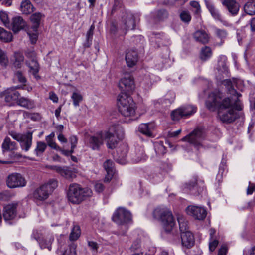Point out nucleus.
<instances>
[{
	"mask_svg": "<svg viewBox=\"0 0 255 255\" xmlns=\"http://www.w3.org/2000/svg\"><path fill=\"white\" fill-rule=\"evenodd\" d=\"M230 96L224 97L222 93L219 91H214L211 93L206 102L207 108L211 111L218 110L237 109L238 111L242 109L241 105L239 98L241 96L235 89L229 91Z\"/></svg>",
	"mask_w": 255,
	"mask_h": 255,
	"instance_id": "nucleus-1",
	"label": "nucleus"
},
{
	"mask_svg": "<svg viewBox=\"0 0 255 255\" xmlns=\"http://www.w3.org/2000/svg\"><path fill=\"white\" fill-rule=\"evenodd\" d=\"M92 192L88 188H82L80 185L76 183L69 185L67 191L68 200L73 204H79L87 197L92 195Z\"/></svg>",
	"mask_w": 255,
	"mask_h": 255,
	"instance_id": "nucleus-2",
	"label": "nucleus"
},
{
	"mask_svg": "<svg viewBox=\"0 0 255 255\" xmlns=\"http://www.w3.org/2000/svg\"><path fill=\"white\" fill-rule=\"evenodd\" d=\"M153 215L154 218L161 222L163 227L167 232H170L175 225L171 211L167 207H157L154 210Z\"/></svg>",
	"mask_w": 255,
	"mask_h": 255,
	"instance_id": "nucleus-3",
	"label": "nucleus"
},
{
	"mask_svg": "<svg viewBox=\"0 0 255 255\" xmlns=\"http://www.w3.org/2000/svg\"><path fill=\"white\" fill-rule=\"evenodd\" d=\"M118 106L120 112L125 117H131L135 113V103L128 94L121 93L118 97Z\"/></svg>",
	"mask_w": 255,
	"mask_h": 255,
	"instance_id": "nucleus-4",
	"label": "nucleus"
},
{
	"mask_svg": "<svg viewBox=\"0 0 255 255\" xmlns=\"http://www.w3.org/2000/svg\"><path fill=\"white\" fill-rule=\"evenodd\" d=\"M57 187V181L53 179H51L34 191L33 197L39 201L45 200Z\"/></svg>",
	"mask_w": 255,
	"mask_h": 255,
	"instance_id": "nucleus-5",
	"label": "nucleus"
},
{
	"mask_svg": "<svg viewBox=\"0 0 255 255\" xmlns=\"http://www.w3.org/2000/svg\"><path fill=\"white\" fill-rule=\"evenodd\" d=\"M135 26V19L133 14L130 12H125L122 17L119 29L122 31V33L126 34L127 31L134 29Z\"/></svg>",
	"mask_w": 255,
	"mask_h": 255,
	"instance_id": "nucleus-6",
	"label": "nucleus"
},
{
	"mask_svg": "<svg viewBox=\"0 0 255 255\" xmlns=\"http://www.w3.org/2000/svg\"><path fill=\"white\" fill-rule=\"evenodd\" d=\"M197 108L191 105L181 107L173 110L171 114L172 120L178 121L180 119L191 115L196 112Z\"/></svg>",
	"mask_w": 255,
	"mask_h": 255,
	"instance_id": "nucleus-7",
	"label": "nucleus"
},
{
	"mask_svg": "<svg viewBox=\"0 0 255 255\" xmlns=\"http://www.w3.org/2000/svg\"><path fill=\"white\" fill-rule=\"evenodd\" d=\"M205 135L203 130L199 128L194 129L189 135L183 138V141H187L195 147L199 148L201 145L202 140L204 139Z\"/></svg>",
	"mask_w": 255,
	"mask_h": 255,
	"instance_id": "nucleus-8",
	"label": "nucleus"
},
{
	"mask_svg": "<svg viewBox=\"0 0 255 255\" xmlns=\"http://www.w3.org/2000/svg\"><path fill=\"white\" fill-rule=\"evenodd\" d=\"M113 221L119 225H124L131 220V213L124 208H118L113 214Z\"/></svg>",
	"mask_w": 255,
	"mask_h": 255,
	"instance_id": "nucleus-9",
	"label": "nucleus"
},
{
	"mask_svg": "<svg viewBox=\"0 0 255 255\" xmlns=\"http://www.w3.org/2000/svg\"><path fill=\"white\" fill-rule=\"evenodd\" d=\"M26 184L27 181L25 177L20 173H12L7 177L6 179V184L10 188L23 187Z\"/></svg>",
	"mask_w": 255,
	"mask_h": 255,
	"instance_id": "nucleus-10",
	"label": "nucleus"
},
{
	"mask_svg": "<svg viewBox=\"0 0 255 255\" xmlns=\"http://www.w3.org/2000/svg\"><path fill=\"white\" fill-rule=\"evenodd\" d=\"M237 109L218 110V115L220 121L226 124L234 122L239 117Z\"/></svg>",
	"mask_w": 255,
	"mask_h": 255,
	"instance_id": "nucleus-11",
	"label": "nucleus"
},
{
	"mask_svg": "<svg viewBox=\"0 0 255 255\" xmlns=\"http://www.w3.org/2000/svg\"><path fill=\"white\" fill-rule=\"evenodd\" d=\"M25 55L29 59V61L26 62V64L29 68V72L35 78L37 79L39 77L37 75L39 71V64L36 60V53L34 51L27 50Z\"/></svg>",
	"mask_w": 255,
	"mask_h": 255,
	"instance_id": "nucleus-12",
	"label": "nucleus"
},
{
	"mask_svg": "<svg viewBox=\"0 0 255 255\" xmlns=\"http://www.w3.org/2000/svg\"><path fill=\"white\" fill-rule=\"evenodd\" d=\"M119 87L122 93L127 94L132 92L135 87L134 79L130 74H126L120 81Z\"/></svg>",
	"mask_w": 255,
	"mask_h": 255,
	"instance_id": "nucleus-13",
	"label": "nucleus"
},
{
	"mask_svg": "<svg viewBox=\"0 0 255 255\" xmlns=\"http://www.w3.org/2000/svg\"><path fill=\"white\" fill-rule=\"evenodd\" d=\"M20 88V86L13 87L7 88L4 91L0 93V98L3 99L4 101L7 103L10 104L12 101H17L20 94L16 89Z\"/></svg>",
	"mask_w": 255,
	"mask_h": 255,
	"instance_id": "nucleus-14",
	"label": "nucleus"
},
{
	"mask_svg": "<svg viewBox=\"0 0 255 255\" xmlns=\"http://www.w3.org/2000/svg\"><path fill=\"white\" fill-rule=\"evenodd\" d=\"M186 213L195 219L203 220L207 215L206 210L203 207L196 205H190L186 208Z\"/></svg>",
	"mask_w": 255,
	"mask_h": 255,
	"instance_id": "nucleus-15",
	"label": "nucleus"
},
{
	"mask_svg": "<svg viewBox=\"0 0 255 255\" xmlns=\"http://www.w3.org/2000/svg\"><path fill=\"white\" fill-rule=\"evenodd\" d=\"M103 142L104 133L103 131H101L90 136L88 139L87 145L92 150H99Z\"/></svg>",
	"mask_w": 255,
	"mask_h": 255,
	"instance_id": "nucleus-16",
	"label": "nucleus"
},
{
	"mask_svg": "<svg viewBox=\"0 0 255 255\" xmlns=\"http://www.w3.org/2000/svg\"><path fill=\"white\" fill-rule=\"evenodd\" d=\"M17 203L9 204L4 207L3 217L5 221H9L13 220L17 215Z\"/></svg>",
	"mask_w": 255,
	"mask_h": 255,
	"instance_id": "nucleus-17",
	"label": "nucleus"
},
{
	"mask_svg": "<svg viewBox=\"0 0 255 255\" xmlns=\"http://www.w3.org/2000/svg\"><path fill=\"white\" fill-rule=\"evenodd\" d=\"M128 150V146L126 144H123L118 148L116 158L118 163L121 164H125L126 163V156Z\"/></svg>",
	"mask_w": 255,
	"mask_h": 255,
	"instance_id": "nucleus-18",
	"label": "nucleus"
},
{
	"mask_svg": "<svg viewBox=\"0 0 255 255\" xmlns=\"http://www.w3.org/2000/svg\"><path fill=\"white\" fill-rule=\"evenodd\" d=\"M26 25V23L22 17L17 16L12 18V23L9 27L11 28L14 32L16 33L23 29Z\"/></svg>",
	"mask_w": 255,
	"mask_h": 255,
	"instance_id": "nucleus-19",
	"label": "nucleus"
},
{
	"mask_svg": "<svg viewBox=\"0 0 255 255\" xmlns=\"http://www.w3.org/2000/svg\"><path fill=\"white\" fill-rule=\"evenodd\" d=\"M222 3L232 16H235L238 13L240 6L235 0H223Z\"/></svg>",
	"mask_w": 255,
	"mask_h": 255,
	"instance_id": "nucleus-20",
	"label": "nucleus"
},
{
	"mask_svg": "<svg viewBox=\"0 0 255 255\" xmlns=\"http://www.w3.org/2000/svg\"><path fill=\"white\" fill-rule=\"evenodd\" d=\"M32 238L36 240L40 245V247L41 249H45L47 248L49 250H51V244L54 241V237L53 236L50 235V236L48 238V243H43V241H41V238L40 234L38 232V231H34L32 235Z\"/></svg>",
	"mask_w": 255,
	"mask_h": 255,
	"instance_id": "nucleus-21",
	"label": "nucleus"
},
{
	"mask_svg": "<svg viewBox=\"0 0 255 255\" xmlns=\"http://www.w3.org/2000/svg\"><path fill=\"white\" fill-rule=\"evenodd\" d=\"M181 238L182 245L187 248L192 247L194 244V238L190 231L181 233Z\"/></svg>",
	"mask_w": 255,
	"mask_h": 255,
	"instance_id": "nucleus-22",
	"label": "nucleus"
},
{
	"mask_svg": "<svg viewBox=\"0 0 255 255\" xmlns=\"http://www.w3.org/2000/svg\"><path fill=\"white\" fill-rule=\"evenodd\" d=\"M223 84L228 88L229 91L234 89V87L240 90H242L243 88V81L240 79L233 78L232 81L230 79L225 80Z\"/></svg>",
	"mask_w": 255,
	"mask_h": 255,
	"instance_id": "nucleus-23",
	"label": "nucleus"
},
{
	"mask_svg": "<svg viewBox=\"0 0 255 255\" xmlns=\"http://www.w3.org/2000/svg\"><path fill=\"white\" fill-rule=\"evenodd\" d=\"M125 59L128 66L132 67L135 65L138 61V54L134 50H128L126 53Z\"/></svg>",
	"mask_w": 255,
	"mask_h": 255,
	"instance_id": "nucleus-24",
	"label": "nucleus"
},
{
	"mask_svg": "<svg viewBox=\"0 0 255 255\" xmlns=\"http://www.w3.org/2000/svg\"><path fill=\"white\" fill-rule=\"evenodd\" d=\"M104 140L107 141V146L108 148L113 149L116 147L118 144V140L115 137L114 134L109 131H104Z\"/></svg>",
	"mask_w": 255,
	"mask_h": 255,
	"instance_id": "nucleus-25",
	"label": "nucleus"
},
{
	"mask_svg": "<svg viewBox=\"0 0 255 255\" xmlns=\"http://www.w3.org/2000/svg\"><path fill=\"white\" fill-rule=\"evenodd\" d=\"M3 153L8 151L16 150L18 149L17 143L12 141L9 137L6 136L1 145Z\"/></svg>",
	"mask_w": 255,
	"mask_h": 255,
	"instance_id": "nucleus-26",
	"label": "nucleus"
},
{
	"mask_svg": "<svg viewBox=\"0 0 255 255\" xmlns=\"http://www.w3.org/2000/svg\"><path fill=\"white\" fill-rule=\"evenodd\" d=\"M32 134L31 132H28L22 137L20 143V146L22 150L28 151L32 145Z\"/></svg>",
	"mask_w": 255,
	"mask_h": 255,
	"instance_id": "nucleus-27",
	"label": "nucleus"
},
{
	"mask_svg": "<svg viewBox=\"0 0 255 255\" xmlns=\"http://www.w3.org/2000/svg\"><path fill=\"white\" fill-rule=\"evenodd\" d=\"M193 37L196 41L202 44L208 43L210 39L209 34L205 31L201 30L196 31L194 33Z\"/></svg>",
	"mask_w": 255,
	"mask_h": 255,
	"instance_id": "nucleus-28",
	"label": "nucleus"
},
{
	"mask_svg": "<svg viewBox=\"0 0 255 255\" xmlns=\"http://www.w3.org/2000/svg\"><path fill=\"white\" fill-rule=\"evenodd\" d=\"M153 125L151 123H142L139 126L138 131L147 137H153Z\"/></svg>",
	"mask_w": 255,
	"mask_h": 255,
	"instance_id": "nucleus-29",
	"label": "nucleus"
},
{
	"mask_svg": "<svg viewBox=\"0 0 255 255\" xmlns=\"http://www.w3.org/2000/svg\"><path fill=\"white\" fill-rule=\"evenodd\" d=\"M205 2L207 8L213 18L216 20L222 21V16L219 10L216 9L214 4L207 0H205Z\"/></svg>",
	"mask_w": 255,
	"mask_h": 255,
	"instance_id": "nucleus-30",
	"label": "nucleus"
},
{
	"mask_svg": "<svg viewBox=\"0 0 255 255\" xmlns=\"http://www.w3.org/2000/svg\"><path fill=\"white\" fill-rule=\"evenodd\" d=\"M49 168L51 169L55 170L66 179H70L73 176V172L67 167L62 168L58 166H50Z\"/></svg>",
	"mask_w": 255,
	"mask_h": 255,
	"instance_id": "nucleus-31",
	"label": "nucleus"
},
{
	"mask_svg": "<svg viewBox=\"0 0 255 255\" xmlns=\"http://www.w3.org/2000/svg\"><path fill=\"white\" fill-rule=\"evenodd\" d=\"M17 104L27 109H32L35 107V104L33 100L24 97H19Z\"/></svg>",
	"mask_w": 255,
	"mask_h": 255,
	"instance_id": "nucleus-32",
	"label": "nucleus"
},
{
	"mask_svg": "<svg viewBox=\"0 0 255 255\" xmlns=\"http://www.w3.org/2000/svg\"><path fill=\"white\" fill-rule=\"evenodd\" d=\"M104 167L107 172V175L105 178V182H109L114 174L113 162L111 160H107L104 163Z\"/></svg>",
	"mask_w": 255,
	"mask_h": 255,
	"instance_id": "nucleus-33",
	"label": "nucleus"
},
{
	"mask_svg": "<svg viewBox=\"0 0 255 255\" xmlns=\"http://www.w3.org/2000/svg\"><path fill=\"white\" fill-rule=\"evenodd\" d=\"M198 186L199 187L200 191L201 190V189H203L204 182L202 180H197V178H195L194 179V181H190L188 183L185 184L184 185V188L189 190H191L194 188H197Z\"/></svg>",
	"mask_w": 255,
	"mask_h": 255,
	"instance_id": "nucleus-34",
	"label": "nucleus"
},
{
	"mask_svg": "<svg viewBox=\"0 0 255 255\" xmlns=\"http://www.w3.org/2000/svg\"><path fill=\"white\" fill-rule=\"evenodd\" d=\"M42 17V15L40 12H36L31 15L30 20L33 24L31 29H33L34 31L37 30Z\"/></svg>",
	"mask_w": 255,
	"mask_h": 255,
	"instance_id": "nucleus-35",
	"label": "nucleus"
},
{
	"mask_svg": "<svg viewBox=\"0 0 255 255\" xmlns=\"http://www.w3.org/2000/svg\"><path fill=\"white\" fill-rule=\"evenodd\" d=\"M34 7L28 0L22 1L20 5V10L23 14H28L33 11Z\"/></svg>",
	"mask_w": 255,
	"mask_h": 255,
	"instance_id": "nucleus-36",
	"label": "nucleus"
},
{
	"mask_svg": "<svg viewBox=\"0 0 255 255\" xmlns=\"http://www.w3.org/2000/svg\"><path fill=\"white\" fill-rule=\"evenodd\" d=\"M146 156L142 148L139 147L136 149L135 155L132 157V160L135 163H138L142 160H145Z\"/></svg>",
	"mask_w": 255,
	"mask_h": 255,
	"instance_id": "nucleus-37",
	"label": "nucleus"
},
{
	"mask_svg": "<svg viewBox=\"0 0 255 255\" xmlns=\"http://www.w3.org/2000/svg\"><path fill=\"white\" fill-rule=\"evenodd\" d=\"M212 52L211 48L209 46H204L201 49L200 53V58L203 61L208 60L211 57Z\"/></svg>",
	"mask_w": 255,
	"mask_h": 255,
	"instance_id": "nucleus-38",
	"label": "nucleus"
},
{
	"mask_svg": "<svg viewBox=\"0 0 255 255\" xmlns=\"http://www.w3.org/2000/svg\"><path fill=\"white\" fill-rule=\"evenodd\" d=\"M177 220L178 222L179 229L181 234L184 232L189 231L188 230V221L182 215H178L177 217Z\"/></svg>",
	"mask_w": 255,
	"mask_h": 255,
	"instance_id": "nucleus-39",
	"label": "nucleus"
},
{
	"mask_svg": "<svg viewBox=\"0 0 255 255\" xmlns=\"http://www.w3.org/2000/svg\"><path fill=\"white\" fill-rule=\"evenodd\" d=\"M12 39V33L0 27V40L5 42H8L11 41Z\"/></svg>",
	"mask_w": 255,
	"mask_h": 255,
	"instance_id": "nucleus-40",
	"label": "nucleus"
},
{
	"mask_svg": "<svg viewBox=\"0 0 255 255\" xmlns=\"http://www.w3.org/2000/svg\"><path fill=\"white\" fill-rule=\"evenodd\" d=\"M55 137V133L54 132H51L49 135L47 136L45 138L47 145L51 148L55 150L60 149V147L57 145L54 141L53 138Z\"/></svg>",
	"mask_w": 255,
	"mask_h": 255,
	"instance_id": "nucleus-41",
	"label": "nucleus"
},
{
	"mask_svg": "<svg viewBox=\"0 0 255 255\" xmlns=\"http://www.w3.org/2000/svg\"><path fill=\"white\" fill-rule=\"evenodd\" d=\"M227 57L225 55H221L218 59V67L219 71L222 72H227V67L226 66Z\"/></svg>",
	"mask_w": 255,
	"mask_h": 255,
	"instance_id": "nucleus-42",
	"label": "nucleus"
},
{
	"mask_svg": "<svg viewBox=\"0 0 255 255\" xmlns=\"http://www.w3.org/2000/svg\"><path fill=\"white\" fill-rule=\"evenodd\" d=\"M81 234L80 227L78 225L74 226L70 234L69 239L71 241H75L78 239Z\"/></svg>",
	"mask_w": 255,
	"mask_h": 255,
	"instance_id": "nucleus-43",
	"label": "nucleus"
},
{
	"mask_svg": "<svg viewBox=\"0 0 255 255\" xmlns=\"http://www.w3.org/2000/svg\"><path fill=\"white\" fill-rule=\"evenodd\" d=\"M15 61L13 62V66L16 68H20L24 61V57L20 53H14Z\"/></svg>",
	"mask_w": 255,
	"mask_h": 255,
	"instance_id": "nucleus-44",
	"label": "nucleus"
},
{
	"mask_svg": "<svg viewBox=\"0 0 255 255\" xmlns=\"http://www.w3.org/2000/svg\"><path fill=\"white\" fill-rule=\"evenodd\" d=\"M47 147V145L45 143L42 141H38L37 142V146L34 150V152L37 156L41 155L45 151Z\"/></svg>",
	"mask_w": 255,
	"mask_h": 255,
	"instance_id": "nucleus-45",
	"label": "nucleus"
},
{
	"mask_svg": "<svg viewBox=\"0 0 255 255\" xmlns=\"http://www.w3.org/2000/svg\"><path fill=\"white\" fill-rule=\"evenodd\" d=\"M244 11L248 15H255V3L247 2L244 5Z\"/></svg>",
	"mask_w": 255,
	"mask_h": 255,
	"instance_id": "nucleus-46",
	"label": "nucleus"
},
{
	"mask_svg": "<svg viewBox=\"0 0 255 255\" xmlns=\"http://www.w3.org/2000/svg\"><path fill=\"white\" fill-rule=\"evenodd\" d=\"M9 63L8 58L6 53L0 48V65L6 68Z\"/></svg>",
	"mask_w": 255,
	"mask_h": 255,
	"instance_id": "nucleus-47",
	"label": "nucleus"
},
{
	"mask_svg": "<svg viewBox=\"0 0 255 255\" xmlns=\"http://www.w3.org/2000/svg\"><path fill=\"white\" fill-rule=\"evenodd\" d=\"M0 19L6 27H10V23L8 13L4 11H0Z\"/></svg>",
	"mask_w": 255,
	"mask_h": 255,
	"instance_id": "nucleus-48",
	"label": "nucleus"
},
{
	"mask_svg": "<svg viewBox=\"0 0 255 255\" xmlns=\"http://www.w3.org/2000/svg\"><path fill=\"white\" fill-rule=\"evenodd\" d=\"M95 29V26L94 24H92L89 30L88 31L87 34H86V39H87V43L85 44V46H86L87 47L90 46V45L91 44V42L93 38V35L94 33V30Z\"/></svg>",
	"mask_w": 255,
	"mask_h": 255,
	"instance_id": "nucleus-49",
	"label": "nucleus"
},
{
	"mask_svg": "<svg viewBox=\"0 0 255 255\" xmlns=\"http://www.w3.org/2000/svg\"><path fill=\"white\" fill-rule=\"evenodd\" d=\"M71 98L73 100V105L75 107L79 106L80 102H81L83 99L82 95L77 92H74L72 94Z\"/></svg>",
	"mask_w": 255,
	"mask_h": 255,
	"instance_id": "nucleus-50",
	"label": "nucleus"
},
{
	"mask_svg": "<svg viewBox=\"0 0 255 255\" xmlns=\"http://www.w3.org/2000/svg\"><path fill=\"white\" fill-rule=\"evenodd\" d=\"M181 20L184 23H188L191 20V16L188 11H182L180 14Z\"/></svg>",
	"mask_w": 255,
	"mask_h": 255,
	"instance_id": "nucleus-51",
	"label": "nucleus"
},
{
	"mask_svg": "<svg viewBox=\"0 0 255 255\" xmlns=\"http://www.w3.org/2000/svg\"><path fill=\"white\" fill-rule=\"evenodd\" d=\"M155 151L159 154H163L166 153V149L163 145V142L159 141L155 144Z\"/></svg>",
	"mask_w": 255,
	"mask_h": 255,
	"instance_id": "nucleus-52",
	"label": "nucleus"
},
{
	"mask_svg": "<svg viewBox=\"0 0 255 255\" xmlns=\"http://www.w3.org/2000/svg\"><path fill=\"white\" fill-rule=\"evenodd\" d=\"M27 34L29 36L31 43L35 44L38 38L37 30L34 31L31 28L27 32Z\"/></svg>",
	"mask_w": 255,
	"mask_h": 255,
	"instance_id": "nucleus-53",
	"label": "nucleus"
},
{
	"mask_svg": "<svg viewBox=\"0 0 255 255\" xmlns=\"http://www.w3.org/2000/svg\"><path fill=\"white\" fill-rule=\"evenodd\" d=\"M215 32L216 35L221 40L226 38L228 34L227 32L225 30L217 28L215 29Z\"/></svg>",
	"mask_w": 255,
	"mask_h": 255,
	"instance_id": "nucleus-54",
	"label": "nucleus"
},
{
	"mask_svg": "<svg viewBox=\"0 0 255 255\" xmlns=\"http://www.w3.org/2000/svg\"><path fill=\"white\" fill-rule=\"evenodd\" d=\"M11 194L8 190L0 192V201H7L11 198Z\"/></svg>",
	"mask_w": 255,
	"mask_h": 255,
	"instance_id": "nucleus-55",
	"label": "nucleus"
},
{
	"mask_svg": "<svg viewBox=\"0 0 255 255\" xmlns=\"http://www.w3.org/2000/svg\"><path fill=\"white\" fill-rule=\"evenodd\" d=\"M14 78L17 79L19 82L24 84L26 82V79L23 73L20 71H17L14 74Z\"/></svg>",
	"mask_w": 255,
	"mask_h": 255,
	"instance_id": "nucleus-56",
	"label": "nucleus"
},
{
	"mask_svg": "<svg viewBox=\"0 0 255 255\" xmlns=\"http://www.w3.org/2000/svg\"><path fill=\"white\" fill-rule=\"evenodd\" d=\"M8 134L13 138V139L17 141L18 142L21 141L23 136H24V134L16 132L14 131H10L8 132Z\"/></svg>",
	"mask_w": 255,
	"mask_h": 255,
	"instance_id": "nucleus-57",
	"label": "nucleus"
},
{
	"mask_svg": "<svg viewBox=\"0 0 255 255\" xmlns=\"http://www.w3.org/2000/svg\"><path fill=\"white\" fill-rule=\"evenodd\" d=\"M69 140L71 145V148L72 149L74 150L75 148L77 146L78 142V139L77 137L74 135L71 136L69 138Z\"/></svg>",
	"mask_w": 255,
	"mask_h": 255,
	"instance_id": "nucleus-58",
	"label": "nucleus"
},
{
	"mask_svg": "<svg viewBox=\"0 0 255 255\" xmlns=\"http://www.w3.org/2000/svg\"><path fill=\"white\" fill-rule=\"evenodd\" d=\"M104 186L103 184L99 182H96L94 185V189L97 193H101L104 190Z\"/></svg>",
	"mask_w": 255,
	"mask_h": 255,
	"instance_id": "nucleus-59",
	"label": "nucleus"
},
{
	"mask_svg": "<svg viewBox=\"0 0 255 255\" xmlns=\"http://www.w3.org/2000/svg\"><path fill=\"white\" fill-rule=\"evenodd\" d=\"M88 246L90 248V249L96 253L97 252V250L99 248V245L97 243L94 241H88Z\"/></svg>",
	"mask_w": 255,
	"mask_h": 255,
	"instance_id": "nucleus-60",
	"label": "nucleus"
},
{
	"mask_svg": "<svg viewBox=\"0 0 255 255\" xmlns=\"http://www.w3.org/2000/svg\"><path fill=\"white\" fill-rule=\"evenodd\" d=\"M63 255H76L75 248L73 247H69L65 250Z\"/></svg>",
	"mask_w": 255,
	"mask_h": 255,
	"instance_id": "nucleus-61",
	"label": "nucleus"
},
{
	"mask_svg": "<svg viewBox=\"0 0 255 255\" xmlns=\"http://www.w3.org/2000/svg\"><path fill=\"white\" fill-rule=\"evenodd\" d=\"M157 16L160 19H163L168 17V12L166 10L162 9L158 11Z\"/></svg>",
	"mask_w": 255,
	"mask_h": 255,
	"instance_id": "nucleus-62",
	"label": "nucleus"
},
{
	"mask_svg": "<svg viewBox=\"0 0 255 255\" xmlns=\"http://www.w3.org/2000/svg\"><path fill=\"white\" fill-rule=\"evenodd\" d=\"M140 247V241L139 240L135 241L132 244L130 249L132 251L137 250Z\"/></svg>",
	"mask_w": 255,
	"mask_h": 255,
	"instance_id": "nucleus-63",
	"label": "nucleus"
},
{
	"mask_svg": "<svg viewBox=\"0 0 255 255\" xmlns=\"http://www.w3.org/2000/svg\"><path fill=\"white\" fill-rule=\"evenodd\" d=\"M227 251V247L225 245L222 246L218 251V255H226Z\"/></svg>",
	"mask_w": 255,
	"mask_h": 255,
	"instance_id": "nucleus-64",
	"label": "nucleus"
}]
</instances>
